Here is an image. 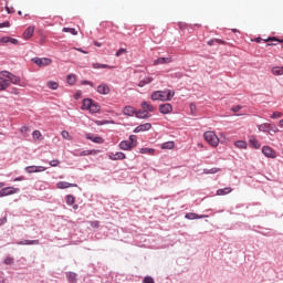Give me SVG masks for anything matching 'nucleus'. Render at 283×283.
I'll list each match as a JSON object with an SVG mask.
<instances>
[{
    "mask_svg": "<svg viewBox=\"0 0 283 283\" xmlns=\"http://www.w3.org/2000/svg\"><path fill=\"white\" fill-rule=\"evenodd\" d=\"M0 81H2L3 83H8L9 87L10 85H21V77L12 74L9 71H1L0 72Z\"/></svg>",
    "mask_w": 283,
    "mask_h": 283,
    "instance_id": "f257e3e1",
    "label": "nucleus"
},
{
    "mask_svg": "<svg viewBox=\"0 0 283 283\" xmlns=\"http://www.w3.org/2000/svg\"><path fill=\"white\" fill-rule=\"evenodd\" d=\"M138 145V137L136 135H130L129 140H123L119 143L118 147L123 151H132L134 147Z\"/></svg>",
    "mask_w": 283,
    "mask_h": 283,
    "instance_id": "f03ea898",
    "label": "nucleus"
},
{
    "mask_svg": "<svg viewBox=\"0 0 283 283\" xmlns=\"http://www.w3.org/2000/svg\"><path fill=\"white\" fill-rule=\"evenodd\" d=\"M205 140L211 145V147H218L220 145V138H218V135L216 132L208 130L203 134Z\"/></svg>",
    "mask_w": 283,
    "mask_h": 283,
    "instance_id": "7ed1b4c3",
    "label": "nucleus"
},
{
    "mask_svg": "<svg viewBox=\"0 0 283 283\" xmlns=\"http://www.w3.org/2000/svg\"><path fill=\"white\" fill-rule=\"evenodd\" d=\"M32 62L38 65V67H48V65H52V59L48 57H33Z\"/></svg>",
    "mask_w": 283,
    "mask_h": 283,
    "instance_id": "20e7f679",
    "label": "nucleus"
},
{
    "mask_svg": "<svg viewBox=\"0 0 283 283\" xmlns=\"http://www.w3.org/2000/svg\"><path fill=\"white\" fill-rule=\"evenodd\" d=\"M20 189L14 187H6L0 190V198H6V196H14L19 193Z\"/></svg>",
    "mask_w": 283,
    "mask_h": 283,
    "instance_id": "39448f33",
    "label": "nucleus"
},
{
    "mask_svg": "<svg viewBox=\"0 0 283 283\" xmlns=\"http://www.w3.org/2000/svg\"><path fill=\"white\" fill-rule=\"evenodd\" d=\"M262 154L266 158H277V153H275V150L273 148H271L270 146H263Z\"/></svg>",
    "mask_w": 283,
    "mask_h": 283,
    "instance_id": "423d86ee",
    "label": "nucleus"
},
{
    "mask_svg": "<svg viewBox=\"0 0 283 283\" xmlns=\"http://www.w3.org/2000/svg\"><path fill=\"white\" fill-rule=\"evenodd\" d=\"M165 94H167V92L156 91L151 94V101H167V97Z\"/></svg>",
    "mask_w": 283,
    "mask_h": 283,
    "instance_id": "0eeeda50",
    "label": "nucleus"
},
{
    "mask_svg": "<svg viewBox=\"0 0 283 283\" xmlns=\"http://www.w3.org/2000/svg\"><path fill=\"white\" fill-rule=\"evenodd\" d=\"M160 114H171L174 112V106L171 104H161L159 105Z\"/></svg>",
    "mask_w": 283,
    "mask_h": 283,
    "instance_id": "6e6552de",
    "label": "nucleus"
},
{
    "mask_svg": "<svg viewBox=\"0 0 283 283\" xmlns=\"http://www.w3.org/2000/svg\"><path fill=\"white\" fill-rule=\"evenodd\" d=\"M109 160H125L127 156L124 153H112L108 155Z\"/></svg>",
    "mask_w": 283,
    "mask_h": 283,
    "instance_id": "1a4fd4ad",
    "label": "nucleus"
},
{
    "mask_svg": "<svg viewBox=\"0 0 283 283\" xmlns=\"http://www.w3.org/2000/svg\"><path fill=\"white\" fill-rule=\"evenodd\" d=\"M149 129H151V124L150 123H146V124H142L139 126H137L134 130L135 134H138L140 132H149Z\"/></svg>",
    "mask_w": 283,
    "mask_h": 283,
    "instance_id": "9d476101",
    "label": "nucleus"
},
{
    "mask_svg": "<svg viewBox=\"0 0 283 283\" xmlns=\"http://www.w3.org/2000/svg\"><path fill=\"white\" fill-rule=\"evenodd\" d=\"M174 60L171 57H158L154 61V65H165L171 63Z\"/></svg>",
    "mask_w": 283,
    "mask_h": 283,
    "instance_id": "9b49d317",
    "label": "nucleus"
},
{
    "mask_svg": "<svg viewBox=\"0 0 283 283\" xmlns=\"http://www.w3.org/2000/svg\"><path fill=\"white\" fill-rule=\"evenodd\" d=\"M57 189H70V187H78L76 184H70L66 181H59L56 184Z\"/></svg>",
    "mask_w": 283,
    "mask_h": 283,
    "instance_id": "f8f14e48",
    "label": "nucleus"
},
{
    "mask_svg": "<svg viewBox=\"0 0 283 283\" xmlns=\"http://www.w3.org/2000/svg\"><path fill=\"white\" fill-rule=\"evenodd\" d=\"M32 36H34V27H29L23 32V39L28 41L29 39H32Z\"/></svg>",
    "mask_w": 283,
    "mask_h": 283,
    "instance_id": "ddd939ff",
    "label": "nucleus"
},
{
    "mask_svg": "<svg viewBox=\"0 0 283 283\" xmlns=\"http://www.w3.org/2000/svg\"><path fill=\"white\" fill-rule=\"evenodd\" d=\"M249 143H250L251 147H253V149H260V147H261L260 142L253 135L249 137Z\"/></svg>",
    "mask_w": 283,
    "mask_h": 283,
    "instance_id": "4468645a",
    "label": "nucleus"
},
{
    "mask_svg": "<svg viewBox=\"0 0 283 283\" xmlns=\"http://www.w3.org/2000/svg\"><path fill=\"white\" fill-rule=\"evenodd\" d=\"M97 92H98V94L107 95V94H109L111 90L107 84H101L99 86H97Z\"/></svg>",
    "mask_w": 283,
    "mask_h": 283,
    "instance_id": "2eb2a0df",
    "label": "nucleus"
},
{
    "mask_svg": "<svg viewBox=\"0 0 283 283\" xmlns=\"http://www.w3.org/2000/svg\"><path fill=\"white\" fill-rule=\"evenodd\" d=\"M123 114L125 116H134L136 114V108H134L133 106H125L123 109Z\"/></svg>",
    "mask_w": 283,
    "mask_h": 283,
    "instance_id": "dca6fc26",
    "label": "nucleus"
},
{
    "mask_svg": "<svg viewBox=\"0 0 283 283\" xmlns=\"http://www.w3.org/2000/svg\"><path fill=\"white\" fill-rule=\"evenodd\" d=\"M154 82V77L151 76H146L142 81H139L138 86L139 87H145V85H149V83Z\"/></svg>",
    "mask_w": 283,
    "mask_h": 283,
    "instance_id": "f3484780",
    "label": "nucleus"
},
{
    "mask_svg": "<svg viewBox=\"0 0 283 283\" xmlns=\"http://www.w3.org/2000/svg\"><path fill=\"white\" fill-rule=\"evenodd\" d=\"M86 138L87 140H92V143H96L97 145H103L104 140H103V137H92V135L90 134H86Z\"/></svg>",
    "mask_w": 283,
    "mask_h": 283,
    "instance_id": "a211bd4d",
    "label": "nucleus"
},
{
    "mask_svg": "<svg viewBox=\"0 0 283 283\" xmlns=\"http://www.w3.org/2000/svg\"><path fill=\"white\" fill-rule=\"evenodd\" d=\"M271 73L273 76H283V66H273Z\"/></svg>",
    "mask_w": 283,
    "mask_h": 283,
    "instance_id": "6ab92c4d",
    "label": "nucleus"
},
{
    "mask_svg": "<svg viewBox=\"0 0 283 283\" xmlns=\"http://www.w3.org/2000/svg\"><path fill=\"white\" fill-rule=\"evenodd\" d=\"M140 107L144 112H147V114H149V112H154V106L147 102H143Z\"/></svg>",
    "mask_w": 283,
    "mask_h": 283,
    "instance_id": "aec40b11",
    "label": "nucleus"
},
{
    "mask_svg": "<svg viewBox=\"0 0 283 283\" xmlns=\"http://www.w3.org/2000/svg\"><path fill=\"white\" fill-rule=\"evenodd\" d=\"M88 112H91V114H98V112H101V105L93 102V104H91V108L88 109Z\"/></svg>",
    "mask_w": 283,
    "mask_h": 283,
    "instance_id": "412c9836",
    "label": "nucleus"
},
{
    "mask_svg": "<svg viewBox=\"0 0 283 283\" xmlns=\"http://www.w3.org/2000/svg\"><path fill=\"white\" fill-rule=\"evenodd\" d=\"M135 116L136 118H149V113H147V111H137L135 112Z\"/></svg>",
    "mask_w": 283,
    "mask_h": 283,
    "instance_id": "4be33fe9",
    "label": "nucleus"
},
{
    "mask_svg": "<svg viewBox=\"0 0 283 283\" xmlns=\"http://www.w3.org/2000/svg\"><path fill=\"white\" fill-rule=\"evenodd\" d=\"M94 70H112V66L107 64H101V63H93Z\"/></svg>",
    "mask_w": 283,
    "mask_h": 283,
    "instance_id": "5701e85b",
    "label": "nucleus"
},
{
    "mask_svg": "<svg viewBox=\"0 0 283 283\" xmlns=\"http://www.w3.org/2000/svg\"><path fill=\"white\" fill-rule=\"evenodd\" d=\"M232 191H233V189H231V187H227V188L217 190V195L218 196H227L228 193H231Z\"/></svg>",
    "mask_w": 283,
    "mask_h": 283,
    "instance_id": "b1692460",
    "label": "nucleus"
},
{
    "mask_svg": "<svg viewBox=\"0 0 283 283\" xmlns=\"http://www.w3.org/2000/svg\"><path fill=\"white\" fill-rule=\"evenodd\" d=\"M66 277H67L69 283H76L77 282L76 273H74V272L66 273Z\"/></svg>",
    "mask_w": 283,
    "mask_h": 283,
    "instance_id": "393cba45",
    "label": "nucleus"
},
{
    "mask_svg": "<svg viewBox=\"0 0 283 283\" xmlns=\"http://www.w3.org/2000/svg\"><path fill=\"white\" fill-rule=\"evenodd\" d=\"M234 147H237V149H247L248 145L244 140H237L234 142Z\"/></svg>",
    "mask_w": 283,
    "mask_h": 283,
    "instance_id": "a878e982",
    "label": "nucleus"
},
{
    "mask_svg": "<svg viewBox=\"0 0 283 283\" xmlns=\"http://www.w3.org/2000/svg\"><path fill=\"white\" fill-rule=\"evenodd\" d=\"M94 103V101L92 99H84L83 104H82V109H91L92 104Z\"/></svg>",
    "mask_w": 283,
    "mask_h": 283,
    "instance_id": "bb28decb",
    "label": "nucleus"
},
{
    "mask_svg": "<svg viewBox=\"0 0 283 283\" xmlns=\"http://www.w3.org/2000/svg\"><path fill=\"white\" fill-rule=\"evenodd\" d=\"M271 127V124L264 123L258 126L259 132L269 133V128Z\"/></svg>",
    "mask_w": 283,
    "mask_h": 283,
    "instance_id": "cd10ccee",
    "label": "nucleus"
},
{
    "mask_svg": "<svg viewBox=\"0 0 283 283\" xmlns=\"http://www.w3.org/2000/svg\"><path fill=\"white\" fill-rule=\"evenodd\" d=\"M25 172L27 174H39V168H38V166H28V167H25Z\"/></svg>",
    "mask_w": 283,
    "mask_h": 283,
    "instance_id": "c85d7f7f",
    "label": "nucleus"
},
{
    "mask_svg": "<svg viewBox=\"0 0 283 283\" xmlns=\"http://www.w3.org/2000/svg\"><path fill=\"white\" fill-rule=\"evenodd\" d=\"M174 147H176L174 142H166L161 145V149H174Z\"/></svg>",
    "mask_w": 283,
    "mask_h": 283,
    "instance_id": "c756f323",
    "label": "nucleus"
},
{
    "mask_svg": "<svg viewBox=\"0 0 283 283\" xmlns=\"http://www.w3.org/2000/svg\"><path fill=\"white\" fill-rule=\"evenodd\" d=\"M156 150L154 149V148H142L140 150H139V154H148L149 156H154V153H155Z\"/></svg>",
    "mask_w": 283,
    "mask_h": 283,
    "instance_id": "7c9ffc66",
    "label": "nucleus"
},
{
    "mask_svg": "<svg viewBox=\"0 0 283 283\" xmlns=\"http://www.w3.org/2000/svg\"><path fill=\"white\" fill-rule=\"evenodd\" d=\"M186 218H187V220H198V218H207V216H201V217H199V216L196 214V213H187V214H186Z\"/></svg>",
    "mask_w": 283,
    "mask_h": 283,
    "instance_id": "2f4dec72",
    "label": "nucleus"
},
{
    "mask_svg": "<svg viewBox=\"0 0 283 283\" xmlns=\"http://www.w3.org/2000/svg\"><path fill=\"white\" fill-rule=\"evenodd\" d=\"M62 32H69L70 34H73V36H76V34H78V31H76V29L74 28H63Z\"/></svg>",
    "mask_w": 283,
    "mask_h": 283,
    "instance_id": "473e14b6",
    "label": "nucleus"
},
{
    "mask_svg": "<svg viewBox=\"0 0 283 283\" xmlns=\"http://www.w3.org/2000/svg\"><path fill=\"white\" fill-rule=\"evenodd\" d=\"M74 202H76V198H74V196H72V195H67L66 196V205L72 207V205H74Z\"/></svg>",
    "mask_w": 283,
    "mask_h": 283,
    "instance_id": "72a5a7b5",
    "label": "nucleus"
},
{
    "mask_svg": "<svg viewBox=\"0 0 283 283\" xmlns=\"http://www.w3.org/2000/svg\"><path fill=\"white\" fill-rule=\"evenodd\" d=\"M164 92H166V94H165L166 101H171L174 98L175 94H176L175 92H172L170 90L164 91Z\"/></svg>",
    "mask_w": 283,
    "mask_h": 283,
    "instance_id": "f704fd0d",
    "label": "nucleus"
},
{
    "mask_svg": "<svg viewBox=\"0 0 283 283\" xmlns=\"http://www.w3.org/2000/svg\"><path fill=\"white\" fill-rule=\"evenodd\" d=\"M67 83H69V85H74V83H76V75L70 74L67 76Z\"/></svg>",
    "mask_w": 283,
    "mask_h": 283,
    "instance_id": "c9c22d12",
    "label": "nucleus"
},
{
    "mask_svg": "<svg viewBox=\"0 0 283 283\" xmlns=\"http://www.w3.org/2000/svg\"><path fill=\"white\" fill-rule=\"evenodd\" d=\"M94 154H98V151L97 150H83L81 154H80V156H92V155H94Z\"/></svg>",
    "mask_w": 283,
    "mask_h": 283,
    "instance_id": "e433bc0d",
    "label": "nucleus"
},
{
    "mask_svg": "<svg viewBox=\"0 0 283 283\" xmlns=\"http://www.w3.org/2000/svg\"><path fill=\"white\" fill-rule=\"evenodd\" d=\"M18 244H39V240H25V241H20Z\"/></svg>",
    "mask_w": 283,
    "mask_h": 283,
    "instance_id": "4c0bfd02",
    "label": "nucleus"
},
{
    "mask_svg": "<svg viewBox=\"0 0 283 283\" xmlns=\"http://www.w3.org/2000/svg\"><path fill=\"white\" fill-rule=\"evenodd\" d=\"M46 86L50 87V90H59V83L56 82H48Z\"/></svg>",
    "mask_w": 283,
    "mask_h": 283,
    "instance_id": "58836bf2",
    "label": "nucleus"
},
{
    "mask_svg": "<svg viewBox=\"0 0 283 283\" xmlns=\"http://www.w3.org/2000/svg\"><path fill=\"white\" fill-rule=\"evenodd\" d=\"M62 138H64V140H72V136L70 135V133L67 130H63L61 133Z\"/></svg>",
    "mask_w": 283,
    "mask_h": 283,
    "instance_id": "ea45409f",
    "label": "nucleus"
},
{
    "mask_svg": "<svg viewBox=\"0 0 283 283\" xmlns=\"http://www.w3.org/2000/svg\"><path fill=\"white\" fill-rule=\"evenodd\" d=\"M8 87H10V84L0 80V92L8 90Z\"/></svg>",
    "mask_w": 283,
    "mask_h": 283,
    "instance_id": "a19ab883",
    "label": "nucleus"
},
{
    "mask_svg": "<svg viewBox=\"0 0 283 283\" xmlns=\"http://www.w3.org/2000/svg\"><path fill=\"white\" fill-rule=\"evenodd\" d=\"M271 132H272L273 134H277V132H279L277 126H275V125H273V124H270L268 134H271Z\"/></svg>",
    "mask_w": 283,
    "mask_h": 283,
    "instance_id": "79ce46f5",
    "label": "nucleus"
},
{
    "mask_svg": "<svg viewBox=\"0 0 283 283\" xmlns=\"http://www.w3.org/2000/svg\"><path fill=\"white\" fill-rule=\"evenodd\" d=\"M123 54H127V49H124V48H122V49H119V50H117V52L115 53V56H123Z\"/></svg>",
    "mask_w": 283,
    "mask_h": 283,
    "instance_id": "37998d69",
    "label": "nucleus"
},
{
    "mask_svg": "<svg viewBox=\"0 0 283 283\" xmlns=\"http://www.w3.org/2000/svg\"><path fill=\"white\" fill-rule=\"evenodd\" d=\"M220 171V168H211V169H205V174H218Z\"/></svg>",
    "mask_w": 283,
    "mask_h": 283,
    "instance_id": "c03bdc74",
    "label": "nucleus"
},
{
    "mask_svg": "<svg viewBox=\"0 0 283 283\" xmlns=\"http://www.w3.org/2000/svg\"><path fill=\"white\" fill-rule=\"evenodd\" d=\"M41 133L39 130H34L32 133V137L34 138V140H41Z\"/></svg>",
    "mask_w": 283,
    "mask_h": 283,
    "instance_id": "a18cd8bd",
    "label": "nucleus"
},
{
    "mask_svg": "<svg viewBox=\"0 0 283 283\" xmlns=\"http://www.w3.org/2000/svg\"><path fill=\"white\" fill-rule=\"evenodd\" d=\"M50 167H59L61 165V161L59 159H53L49 163Z\"/></svg>",
    "mask_w": 283,
    "mask_h": 283,
    "instance_id": "49530a36",
    "label": "nucleus"
},
{
    "mask_svg": "<svg viewBox=\"0 0 283 283\" xmlns=\"http://www.w3.org/2000/svg\"><path fill=\"white\" fill-rule=\"evenodd\" d=\"M4 264L7 265L14 264V259L12 256H7L4 259Z\"/></svg>",
    "mask_w": 283,
    "mask_h": 283,
    "instance_id": "de8ad7c7",
    "label": "nucleus"
},
{
    "mask_svg": "<svg viewBox=\"0 0 283 283\" xmlns=\"http://www.w3.org/2000/svg\"><path fill=\"white\" fill-rule=\"evenodd\" d=\"M90 224L93 229H98V227H101V223L98 221H91Z\"/></svg>",
    "mask_w": 283,
    "mask_h": 283,
    "instance_id": "09e8293b",
    "label": "nucleus"
},
{
    "mask_svg": "<svg viewBox=\"0 0 283 283\" xmlns=\"http://www.w3.org/2000/svg\"><path fill=\"white\" fill-rule=\"evenodd\" d=\"M271 118L275 119V118H282V113L280 112H274L272 115H271Z\"/></svg>",
    "mask_w": 283,
    "mask_h": 283,
    "instance_id": "8fccbe9b",
    "label": "nucleus"
},
{
    "mask_svg": "<svg viewBox=\"0 0 283 283\" xmlns=\"http://www.w3.org/2000/svg\"><path fill=\"white\" fill-rule=\"evenodd\" d=\"M95 125H109V120H95Z\"/></svg>",
    "mask_w": 283,
    "mask_h": 283,
    "instance_id": "3c124183",
    "label": "nucleus"
},
{
    "mask_svg": "<svg viewBox=\"0 0 283 283\" xmlns=\"http://www.w3.org/2000/svg\"><path fill=\"white\" fill-rule=\"evenodd\" d=\"M143 282H144V283H156V282L154 281V277H151V276H146Z\"/></svg>",
    "mask_w": 283,
    "mask_h": 283,
    "instance_id": "603ef678",
    "label": "nucleus"
},
{
    "mask_svg": "<svg viewBox=\"0 0 283 283\" xmlns=\"http://www.w3.org/2000/svg\"><path fill=\"white\" fill-rule=\"evenodd\" d=\"M240 109H242V106L241 105H237V106H233L231 108V112H234V114H238V112H240Z\"/></svg>",
    "mask_w": 283,
    "mask_h": 283,
    "instance_id": "864d4df0",
    "label": "nucleus"
},
{
    "mask_svg": "<svg viewBox=\"0 0 283 283\" xmlns=\"http://www.w3.org/2000/svg\"><path fill=\"white\" fill-rule=\"evenodd\" d=\"M20 132H21V134H28V132H30V128L28 126H22L20 128Z\"/></svg>",
    "mask_w": 283,
    "mask_h": 283,
    "instance_id": "5fc2aeb1",
    "label": "nucleus"
},
{
    "mask_svg": "<svg viewBox=\"0 0 283 283\" xmlns=\"http://www.w3.org/2000/svg\"><path fill=\"white\" fill-rule=\"evenodd\" d=\"M0 43H10V36L1 38Z\"/></svg>",
    "mask_w": 283,
    "mask_h": 283,
    "instance_id": "6e6d98bb",
    "label": "nucleus"
},
{
    "mask_svg": "<svg viewBox=\"0 0 283 283\" xmlns=\"http://www.w3.org/2000/svg\"><path fill=\"white\" fill-rule=\"evenodd\" d=\"M1 28H10V22L6 21V22L0 23V29Z\"/></svg>",
    "mask_w": 283,
    "mask_h": 283,
    "instance_id": "4d7b16f0",
    "label": "nucleus"
},
{
    "mask_svg": "<svg viewBox=\"0 0 283 283\" xmlns=\"http://www.w3.org/2000/svg\"><path fill=\"white\" fill-rule=\"evenodd\" d=\"M9 43H12L13 45H18L19 44V40H17L14 38H10Z\"/></svg>",
    "mask_w": 283,
    "mask_h": 283,
    "instance_id": "13d9d810",
    "label": "nucleus"
},
{
    "mask_svg": "<svg viewBox=\"0 0 283 283\" xmlns=\"http://www.w3.org/2000/svg\"><path fill=\"white\" fill-rule=\"evenodd\" d=\"M214 43H219V45H224V41L220 39H214Z\"/></svg>",
    "mask_w": 283,
    "mask_h": 283,
    "instance_id": "bf43d9fd",
    "label": "nucleus"
},
{
    "mask_svg": "<svg viewBox=\"0 0 283 283\" xmlns=\"http://www.w3.org/2000/svg\"><path fill=\"white\" fill-rule=\"evenodd\" d=\"M6 222H8V218H2L0 219V227H2V224H6Z\"/></svg>",
    "mask_w": 283,
    "mask_h": 283,
    "instance_id": "052dcab7",
    "label": "nucleus"
},
{
    "mask_svg": "<svg viewBox=\"0 0 283 283\" xmlns=\"http://www.w3.org/2000/svg\"><path fill=\"white\" fill-rule=\"evenodd\" d=\"M45 169H48V168H45L43 166H38V174L41 172V171H45Z\"/></svg>",
    "mask_w": 283,
    "mask_h": 283,
    "instance_id": "680f3d73",
    "label": "nucleus"
},
{
    "mask_svg": "<svg viewBox=\"0 0 283 283\" xmlns=\"http://www.w3.org/2000/svg\"><path fill=\"white\" fill-rule=\"evenodd\" d=\"M84 85H91V87H94V83L90 82V81H84L83 82Z\"/></svg>",
    "mask_w": 283,
    "mask_h": 283,
    "instance_id": "e2e57ef3",
    "label": "nucleus"
},
{
    "mask_svg": "<svg viewBox=\"0 0 283 283\" xmlns=\"http://www.w3.org/2000/svg\"><path fill=\"white\" fill-rule=\"evenodd\" d=\"M21 180H25V178L24 177H18V178L14 179V182H19Z\"/></svg>",
    "mask_w": 283,
    "mask_h": 283,
    "instance_id": "0e129e2a",
    "label": "nucleus"
},
{
    "mask_svg": "<svg viewBox=\"0 0 283 283\" xmlns=\"http://www.w3.org/2000/svg\"><path fill=\"white\" fill-rule=\"evenodd\" d=\"M94 45H96V48H101L103 44L99 43V42H97V41H95V42H94Z\"/></svg>",
    "mask_w": 283,
    "mask_h": 283,
    "instance_id": "69168bd1",
    "label": "nucleus"
},
{
    "mask_svg": "<svg viewBox=\"0 0 283 283\" xmlns=\"http://www.w3.org/2000/svg\"><path fill=\"white\" fill-rule=\"evenodd\" d=\"M213 43H216V40L208 41V45H213Z\"/></svg>",
    "mask_w": 283,
    "mask_h": 283,
    "instance_id": "338daca9",
    "label": "nucleus"
},
{
    "mask_svg": "<svg viewBox=\"0 0 283 283\" xmlns=\"http://www.w3.org/2000/svg\"><path fill=\"white\" fill-rule=\"evenodd\" d=\"M280 127H283V119L279 122Z\"/></svg>",
    "mask_w": 283,
    "mask_h": 283,
    "instance_id": "774afa93",
    "label": "nucleus"
}]
</instances>
